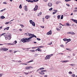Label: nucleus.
I'll return each instance as SVG.
<instances>
[{
    "mask_svg": "<svg viewBox=\"0 0 77 77\" xmlns=\"http://www.w3.org/2000/svg\"><path fill=\"white\" fill-rule=\"evenodd\" d=\"M29 36H30V37H29V41H30V39H31V38H33V37H35L36 38V35H34V34L29 33Z\"/></svg>",
    "mask_w": 77,
    "mask_h": 77,
    "instance_id": "obj_1",
    "label": "nucleus"
},
{
    "mask_svg": "<svg viewBox=\"0 0 77 77\" xmlns=\"http://www.w3.org/2000/svg\"><path fill=\"white\" fill-rule=\"evenodd\" d=\"M29 22L30 23L32 24V25L34 27H35V22H34L33 21V20H29Z\"/></svg>",
    "mask_w": 77,
    "mask_h": 77,
    "instance_id": "obj_2",
    "label": "nucleus"
},
{
    "mask_svg": "<svg viewBox=\"0 0 77 77\" xmlns=\"http://www.w3.org/2000/svg\"><path fill=\"white\" fill-rule=\"evenodd\" d=\"M21 41L23 42H28L29 40L27 38L23 39H21Z\"/></svg>",
    "mask_w": 77,
    "mask_h": 77,
    "instance_id": "obj_3",
    "label": "nucleus"
},
{
    "mask_svg": "<svg viewBox=\"0 0 77 77\" xmlns=\"http://www.w3.org/2000/svg\"><path fill=\"white\" fill-rule=\"evenodd\" d=\"M1 50H3V51H8V48H1V49H0Z\"/></svg>",
    "mask_w": 77,
    "mask_h": 77,
    "instance_id": "obj_4",
    "label": "nucleus"
},
{
    "mask_svg": "<svg viewBox=\"0 0 77 77\" xmlns=\"http://www.w3.org/2000/svg\"><path fill=\"white\" fill-rule=\"evenodd\" d=\"M51 56L50 55H47L45 57V60H47V59H49L50 58V57Z\"/></svg>",
    "mask_w": 77,
    "mask_h": 77,
    "instance_id": "obj_5",
    "label": "nucleus"
},
{
    "mask_svg": "<svg viewBox=\"0 0 77 77\" xmlns=\"http://www.w3.org/2000/svg\"><path fill=\"white\" fill-rule=\"evenodd\" d=\"M51 33H52L51 30L47 33V35H51Z\"/></svg>",
    "mask_w": 77,
    "mask_h": 77,
    "instance_id": "obj_6",
    "label": "nucleus"
},
{
    "mask_svg": "<svg viewBox=\"0 0 77 77\" xmlns=\"http://www.w3.org/2000/svg\"><path fill=\"white\" fill-rule=\"evenodd\" d=\"M11 35H8V36L7 37V38L8 39V40H10L11 39Z\"/></svg>",
    "mask_w": 77,
    "mask_h": 77,
    "instance_id": "obj_7",
    "label": "nucleus"
},
{
    "mask_svg": "<svg viewBox=\"0 0 77 77\" xmlns=\"http://www.w3.org/2000/svg\"><path fill=\"white\" fill-rule=\"evenodd\" d=\"M48 6H49V7H51L52 6V5H53V4L51 3H49L48 4Z\"/></svg>",
    "mask_w": 77,
    "mask_h": 77,
    "instance_id": "obj_8",
    "label": "nucleus"
},
{
    "mask_svg": "<svg viewBox=\"0 0 77 77\" xmlns=\"http://www.w3.org/2000/svg\"><path fill=\"white\" fill-rule=\"evenodd\" d=\"M24 8L26 11H28V9H27V6H25L24 7Z\"/></svg>",
    "mask_w": 77,
    "mask_h": 77,
    "instance_id": "obj_9",
    "label": "nucleus"
},
{
    "mask_svg": "<svg viewBox=\"0 0 77 77\" xmlns=\"http://www.w3.org/2000/svg\"><path fill=\"white\" fill-rule=\"evenodd\" d=\"M72 21L75 23H77V20L73 19H71Z\"/></svg>",
    "mask_w": 77,
    "mask_h": 77,
    "instance_id": "obj_10",
    "label": "nucleus"
},
{
    "mask_svg": "<svg viewBox=\"0 0 77 77\" xmlns=\"http://www.w3.org/2000/svg\"><path fill=\"white\" fill-rule=\"evenodd\" d=\"M62 63H66V62H69V61L68 60H64V61H61Z\"/></svg>",
    "mask_w": 77,
    "mask_h": 77,
    "instance_id": "obj_11",
    "label": "nucleus"
},
{
    "mask_svg": "<svg viewBox=\"0 0 77 77\" xmlns=\"http://www.w3.org/2000/svg\"><path fill=\"white\" fill-rule=\"evenodd\" d=\"M50 16H47L45 17V18H46V19H48V18H50Z\"/></svg>",
    "mask_w": 77,
    "mask_h": 77,
    "instance_id": "obj_12",
    "label": "nucleus"
},
{
    "mask_svg": "<svg viewBox=\"0 0 77 77\" xmlns=\"http://www.w3.org/2000/svg\"><path fill=\"white\" fill-rule=\"evenodd\" d=\"M66 41H67V42H69V41H71V39L70 38L67 39Z\"/></svg>",
    "mask_w": 77,
    "mask_h": 77,
    "instance_id": "obj_13",
    "label": "nucleus"
},
{
    "mask_svg": "<svg viewBox=\"0 0 77 77\" xmlns=\"http://www.w3.org/2000/svg\"><path fill=\"white\" fill-rule=\"evenodd\" d=\"M57 12H58V11H57V10H56L52 14L54 15V14H56V13H57Z\"/></svg>",
    "mask_w": 77,
    "mask_h": 77,
    "instance_id": "obj_14",
    "label": "nucleus"
},
{
    "mask_svg": "<svg viewBox=\"0 0 77 77\" xmlns=\"http://www.w3.org/2000/svg\"><path fill=\"white\" fill-rule=\"evenodd\" d=\"M38 73H39V74H41V75H44V74H45V73H44V72H38Z\"/></svg>",
    "mask_w": 77,
    "mask_h": 77,
    "instance_id": "obj_15",
    "label": "nucleus"
},
{
    "mask_svg": "<svg viewBox=\"0 0 77 77\" xmlns=\"http://www.w3.org/2000/svg\"><path fill=\"white\" fill-rule=\"evenodd\" d=\"M5 17L3 16H2L1 17V18H2V19H5Z\"/></svg>",
    "mask_w": 77,
    "mask_h": 77,
    "instance_id": "obj_16",
    "label": "nucleus"
},
{
    "mask_svg": "<svg viewBox=\"0 0 77 77\" xmlns=\"http://www.w3.org/2000/svg\"><path fill=\"white\" fill-rule=\"evenodd\" d=\"M37 50L38 51H40V52H41V51H42L40 50V48H37Z\"/></svg>",
    "mask_w": 77,
    "mask_h": 77,
    "instance_id": "obj_17",
    "label": "nucleus"
},
{
    "mask_svg": "<svg viewBox=\"0 0 77 77\" xmlns=\"http://www.w3.org/2000/svg\"><path fill=\"white\" fill-rule=\"evenodd\" d=\"M60 1H58L56 2V4H57V5H58V4H60Z\"/></svg>",
    "mask_w": 77,
    "mask_h": 77,
    "instance_id": "obj_18",
    "label": "nucleus"
},
{
    "mask_svg": "<svg viewBox=\"0 0 77 77\" xmlns=\"http://www.w3.org/2000/svg\"><path fill=\"white\" fill-rule=\"evenodd\" d=\"M30 51H31V52H33L34 53V52H35V50H30Z\"/></svg>",
    "mask_w": 77,
    "mask_h": 77,
    "instance_id": "obj_19",
    "label": "nucleus"
},
{
    "mask_svg": "<svg viewBox=\"0 0 77 77\" xmlns=\"http://www.w3.org/2000/svg\"><path fill=\"white\" fill-rule=\"evenodd\" d=\"M43 47H44L40 46H38V47H36V48H43Z\"/></svg>",
    "mask_w": 77,
    "mask_h": 77,
    "instance_id": "obj_20",
    "label": "nucleus"
},
{
    "mask_svg": "<svg viewBox=\"0 0 77 77\" xmlns=\"http://www.w3.org/2000/svg\"><path fill=\"white\" fill-rule=\"evenodd\" d=\"M63 18V15H61V16L60 17V19H61V20H62Z\"/></svg>",
    "mask_w": 77,
    "mask_h": 77,
    "instance_id": "obj_21",
    "label": "nucleus"
},
{
    "mask_svg": "<svg viewBox=\"0 0 77 77\" xmlns=\"http://www.w3.org/2000/svg\"><path fill=\"white\" fill-rule=\"evenodd\" d=\"M70 34H71V35H75V33L73 32H70Z\"/></svg>",
    "mask_w": 77,
    "mask_h": 77,
    "instance_id": "obj_22",
    "label": "nucleus"
},
{
    "mask_svg": "<svg viewBox=\"0 0 77 77\" xmlns=\"http://www.w3.org/2000/svg\"><path fill=\"white\" fill-rule=\"evenodd\" d=\"M44 69V67H42V68H39L40 70H42Z\"/></svg>",
    "mask_w": 77,
    "mask_h": 77,
    "instance_id": "obj_23",
    "label": "nucleus"
},
{
    "mask_svg": "<svg viewBox=\"0 0 77 77\" xmlns=\"http://www.w3.org/2000/svg\"><path fill=\"white\" fill-rule=\"evenodd\" d=\"M67 40V38H65L63 39V41H66Z\"/></svg>",
    "mask_w": 77,
    "mask_h": 77,
    "instance_id": "obj_24",
    "label": "nucleus"
},
{
    "mask_svg": "<svg viewBox=\"0 0 77 77\" xmlns=\"http://www.w3.org/2000/svg\"><path fill=\"white\" fill-rule=\"evenodd\" d=\"M60 17V15H58L57 16V18H58V19H59Z\"/></svg>",
    "mask_w": 77,
    "mask_h": 77,
    "instance_id": "obj_25",
    "label": "nucleus"
},
{
    "mask_svg": "<svg viewBox=\"0 0 77 77\" xmlns=\"http://www.w3.org/2000/svg\"><path fill=\"white\" fill-rule=\"evenodd\" d=\"M30 2V3H33V2H34V1H33V0H32H32H29V2Z\"/></svg>",
    "mask_w": 77,
    "mask_h": 77,
    "instance_id": "obj_26",
    "label": "nucleus"
},
{
    "mask_svg": "<svg viewBox=\"0 0 77 77\" xmlns=\"http://www.w3.org/2000/svg\"><path fill=\"white\" fill-rule=\"evenodd\" d=\"M19 8L20 9H21V8H22V5H21V4H20L19 6Z\"/></svg>",
    "mask_w": 77,
    "mask_h": 77,
    "instance_id": "obj_27",
    "label": "nucleus"
},
{
    "mask_svg": "<svg viewBox=\"0 0 77 77\" xmlns=\"http://www.w3.org/2000/svg\"><path fill=\"white\" fill-rule=\"evenodd\" d=\"M47 70H42L41 71V72H47Z\"/></svg>",
    "mask_w": 77,
    "mask_h": 77,
    "instance_id": "obj_28",
    "label": "nucleus"
},
{
    "mask_svg": "<svg viewBox=\"0 0 77 77\" xmlns=\"http://www.w3.org/2000/svg\"><path fill=\"white\" fill-rule=\"evenodd\" d=\"M9 27H8L5 28L6 30H9Z\"/></svg>",
    "mask_w": 77,
    "mask_h": 77,
    "instance_id": "obj_29",
    "label": "nucleus"
},
{
    "mask_svg": "<svg viewBox=\"0 0 77 77\" xmlns=\"http://www.w3.org/2000/svg\"><path fill=\"white\" fill-rule=\"evenodd\" d=\"M69 74H72V72L70 71L69 72Z\"/></svg>",
    "mask_w": 77,
    "mask_h": 77,
    "instance_id": "obj_30",
    "label": "nucleus"
},
{
    "mask_svg": "<svg viewBox=\"0 0 77 77\" xmlns=\"http://www.w3.org/2000/svg\"><path fill=\"white\" fill-rule=\"evenodd\" d=\"M34 11H37V10H38V9L35 8H34Z\"/></svg>",
    "mask_w": 77,
    "mask_h": 77,
    "instance_id": "obj_31",
    "label": "nucleus"
},
{
    "mask_svg": "<svg viewBox=\"0 0 77 77\" xmlns=\"http://www.w3.org/2000/svg\"><path fill=\"white\" fill-rule=\"evenodd\" d=\"M77 12V10L76 9H75L73 11L74 12Z\"/></svg>",
    "mask_w": 77,
    "mask_h": 77,
    "instance_id": "obj_32",
    "label": "nucleus"
},
{
    "mask_svg": "<svg viewBox=\"0 0 77 77\" xmlns=\"http://www.w3.org/2000/svg\"><path fill=\"white\" fill-rule=\"evenodd\" d=\"M72 76L73 77H75V75L74 74H72Z\"/></svg>",
    "mask_w": 77,
    "mask_h": 77,
    "instance_id": "obj_33",
    "label": "nucleus"
},
{
    "mask_svg": "<svg viewBox=\"0 0 77 77\" xmlns=\"http://www.w3.org/2000/svg\"><path fill=\"white\" fill-rule=\"evenodd\" d=\"M39 0H34V2H38Z\"/></svg>",
    "mask_w": 77,
    "mask_h": 77,
    "instance_id": "obj_34",
    "label": "nucleus"
},
{
    "mask_svg": "<svg viewBox=\"0 0 77 77\" xmlns=\"http://www.w3.org/2000/svg\"><path fill=\"white\" fill-rule=\"evenodd\" d=\"M70 65L71 66H74V65H75V64H70Z\"/></svg>",
    "mask_w": 77,
    "mask_h": 77,
    "instance_id": "obj_35",
    "label": "nucleus"
},
{
    "mask_svg": "<svg viewBox=\"0 0 77 77\" xmlns=\"http://www.w3.org/2000/svg\"><path fill=\"white\" fill-rule=\"evenodd\" d=\"M35 8H36L37 9H38V5H36L35 6Z\"/></svg>",
    "mask_w": 77,
    "mask_h": 77,
    "instance_id": "obj_36",
    "label": "nucleus"
},
{
    "mask_svg": "<svg viewBox=\"0 0 77 77\" xmlns=\"http://www.w3.org/2000/svg\"><path fill=\"white\" fill-rule=\"evenodd\" d=\"M17 41H14V44H17Z\"/></svg>",
    "mask_w": 77,
    "mask_h": 77,
    "instance_id": "obj_37",
    "label": "nucleus"
},
{
    "mask_svg": "<svg viewBox=\"0 0 77 77\" xmlns=\"http://www.w3.org/2000/svg\"><path fill=\"white\" fill-rule=\"evenodd\" d=\"M53 10V8H50L49 9V11H52Z\"/></svg>",
    "mask_w": 77,
    "mask_h": 77,
    "instance_id": "obj_38",
    "label": "nucleus"
},
{
    "mask_svg": "<svg viewBox=\"0 0 77 77\" xmlns=\"http://www.w3.org/2000/svg\"><path fill=\"white\" fill-rule=\"evenodd\" d=\"M4 10L5 11V10H6V8H5V9H3V10H2L1 11H0V12H3V11H4Z\"/></svg>",
    "mask_w": 77,
    "mask_h": 77,
    "instance_id": "obj_39",
    "label": "nucleus"
},
{
    "mask_svg": "<svg viewBox=\"0 0 77 77\" xmlns=\"http://www.w3.org/2000/svg\"><path fill=\"white\" fill-rule=\"evenodd\" d=\"M25 69H29V67H25Z\"/></svg>",
    "mask_w": 77,
    "mask_h": 77,
    "instance_id": "obj_40",
    "label": "nucleus"
},
{
    "mask_svg": "<svg viewBox=\"0 0 77 77\" xmlns=\"http://www.w3.org/2000/svg\"><path fill=\"white\" fill-rule=\"evenodd\" d=\"M37 40H38V41H41V39L39 38H37Z\"/></svg>",
    "mask_w": 77,
    "mask_h": 77,
    "instance_id": "obj_41",
    "label": "nucleus"
},
{
    "mask_svg": "<svg viewBox=\"0 0 77 77\" xmlns=\"http://www.w3.org/2000/svg\"><path fill=\"white\" fill-rule=\"evenodd\" d=\"M7 44L8 45H14V44H11V43H8Z\"/></svg>",
    "mask_w": 77,
    "mask_h": 77,
    "instance_id": "obj_42",
    "label": "nucleus"
},
{
    "mask_svg": "<svg viewBox=\"0 0 77 77\" xmlns=\"http://www.w3.org/2000/svg\"><path fill=\"white\" fill-rule=\"evenodd\" d=\"M71 0H65L66 2H69V1H71Z\"/></svg>",
    "mask_w": 77,
    "mask_h": 77,
    "instance_id": "obj_43",
    "label": "nucleus"
},
{
    "mask_svg": "<svg viewBox=\"0 0 77 77\" xmlns=\"http://www.w3.org/2000/svg\"><path fill=\"white\" fill-rule=\"evenodd\" d=\"M22 65H27V63H22Z\"/></svg>",
    "mask_w": 77,
    "mask_h": 77,
    "instance_id": "obj_44",
    "label": "nucleus"
},
{
    "mask_svg": "<svg viewBox=\"0 0 77 77\" xmlns=\"http://www.w3.org/2000/svg\"><path fill=\"white\" fill-rule=\"evenodd\" d=\"M9 22H7L5 23V24H9Z\"/></svg>",
    "mask_w": 77,
    "mask_h": 77,
    "instance_id": "obj_45",
    "label": "nucleus"
},
{
    "mask_svg": "<svg viewBox=\"0 0 77 77\" xmlns=\"http://www.w3.org/2000/svg\"><path fill=\"white\" fill-rule=\"evenodd\" d=\"M32 68H33L32 67H31V66H29V69H32Z\"/></svg>",
    "mask_w": 77,
    "mask_h": 77,
    "instance_id": "obj_46",
    "label": "nucleus"
},
{
    "mask_svg": "<svg viewBox=\"0 0 77 77\" xmlns=\"http://www.w3.org/2000/svg\"><path fill=\"white\" fill-rule=\"evenodd\" d=\"M24 73H25V75H27L29 74L28 73H26V72H24Z\"/></svg>",
    "mask_w": 77,
    "mask_h": 77,
    "instance_id": "obj_47",
    "label": "nucleus"
},
{
    "mask_svg": "<svg viewBox=\"0 0 77 77\" xmlns=\"http://www.w3.org/2000/svg\"><path fill=\"white\" fill-rule=\"evenodd\" d=\"M66 24L67 25V26H69V24L68 23H66Z\"/></svg>",
    "mask_w": 77,
    "mask_h": 77,
    "instance_id": "obj_48",
    "label": "nucleus"
},
{
    "mask_svg": "<svg viewBox=\"0 0 77 77\" xmlns=\"http://www.w3.org/2000/svg\"><path fill=\"white\" fill-rule=\"evenodd\" d=\"M33 62V60H30L29 61V62Z\"/></svg>",
    "mask_w": 77,
    "mask_h": 77,
    "instance_id": "obj_49",
    "label": "nucleus"
},
{
    "mask_svg": "<svg viewBox=\"0 0 77 77\" xmlns=\"http://www.w3.org/2000/svg\"><path fill=\"white\" fill-rule=\"evenodd\" d=\"M60 47H64V46L63 45H60Z\"/></svg>",
    "mask_w": 77,
    "mask_h": 77,
    "instance_id": "obj_50",
    "label": "nucleus"
},
{
    "mask_svg": "<svg viewBox=\"0 0 77 77\" xmlns=\"http://www.w3.org/2000/svg\"><path fill=\"white\" fill-rule=\"evenodd\" d=\"M20 26H21L22 27H24V25H20Z\"/></svg>",
    "mask_w": 77,
    "mask_h": 77,
    "instance_id": "obj_51",
    "label": "nucleus"
},
{
    "mask_svg": "<svg viewBox=\"0 0 77 77\" xmlns=\"http://www.w3.org/2000/svg\"><path fill=\"white\" fill-rule=\"evenodd\" d=\"M41 27L43 29H44V26H41Z\"/></svg>",
    "mask_w": 77,
    "mask_h": 77,
    "instance_id": "obj_52",
    "label": "nucleus"
},
{
    "mask_svg": "<svg viewBox=\"0 0 77 77\" xmlns=\"http://www.w3.org/2000/svg\"><path fill=\"white\" fill-rule=\"evenodd\" d=\"M66 6H69V5L68 4H66Z\"/></svg>",
    "mask_w": 77,
    "mask_h": 77,
    "instance_id": "obj_53",
    "label": "nucleus"
},
{
    "mask_svg": "<svg viewBox=\"0 0 77 77\" xmlns=\"http://www.w3.org/2000/svg\"><path fill=\"white\" fill-rule=\"evenodd\" d=\"M5 34H6V33H3V34H2L1 35V36H3V35H5Z\"/></svg>",
    "mask_w": 77,
    "mask_h": 77,
    "instance_id": "obj_54",
    "label": "nucleus"
},
{
    "mask_svg": "<svg viewBox=\"0 0 77 77\" xmlns=\"http://www.w3.org/2000/svg\"><path fill=\"white\" fill-rule=\"evenodd\" d=\"M13 51H12V50H10V51H9L10 53H12V52Z\"/></svg>",
    "mask_w": 77,
    "mask_h": 77,
    "instance_id": "obj_55",
    "label": "nucleus"
},
{
    "mask_svg": "<svg viewBox=\"0 0 77 77\" xmlns=\"http://www.w3.org/2000/svg\"><path fill=\"white\" fill-rule=\"evenodd\" d=\"M57 30H58V31H60V29L58 28H57Z\"/></svg>",
    "mask_w": 77,
    "mask_h": 77,
    "instance_id": "obj_56",
    "label": "nucleus"
},
{
    "mask_svg": "<svg viewBox=\"0 0 77 77\" xmlns=\"http://www.w3.org/2000/svg\"><path fill=\"white\" fill-rule=\"evenodd\" d=\"M39 70H40V69H37L36 71V72H38V71H39Z\"/></svg>",
    "mask_w": 77,
    "mask_h": 77,
    "instance_id": "obj_57",
    "label": "nucleus"
},
{
    "mask_svg": "<svg viewBox=\"0 0 77 77\" xmlns=\"http://www.w3.org/2000/svg\"><path fill=\"white\" fill-rule=\"evenodd\" d=\"M44 2H47V1H48V0H44Z\"/></svg>",
    "mask_w": 77,
    "mask_h": 77,
    "instance_id": "obj_58",
    "label": "nucleus"
},
{
    "mask_svg": "<svg viewBox=\"0 0 77 77\" xmlns=\"http://www.w3.org/2000/svg\"><path fill=\"white\" fill-rule=\"evenodd\" d=\"M24 35H26V36H28V35H27V33H25Z\"/></svg>",
    "mask_w": 77,
    "mask_h": 77,
    "instance_id": "obj_59",
    "label": "nucleus"
},
{
    "mask_svg": "<svg viewBox=\"0 0 77 77\" xmlns=\"http://www.w3.org/2000/svg\"><path fill=\"white\" fill-rule=\"evenodd\" d=\"M59 27L60 29H61V28H62V26H59Z\"/></svg>",
    "mask_w": 77,
    "mask_h": 77,
    "instance_id": "obj_60",
    "label": "nucleus"
},
{
    "mask_svg": "<svg viewBox=\"0 0 77 77\" xmlns=\"http://www.w3.org/2000/svg\"><path fill=\"white\" fill-rule=\"evenodd\" d=\"M67 34H70V32H67Z\"/></svg>",
    "mask_w": 77,
    "mask_h": 77,
    "instance_id": "obj_61",
    "label": "nucleus"
},
{
    "mask_svg": "<svg viewBox=\"0 0 77 77\" xmlns=\"http://www.w3.org/2000/svg\"><path fill=\"white\" fill-rule=\"evenodd\" d=\"M51 44H52V42H51L50 43H49V45H51Z\"/></svg>",
    "mask_w": 77,
    "mask_h": 77,
    "instance_id": "obj_62",
    "label": "nucleus"
},
{
    "mask_svg": "<svg viewBox=\"0 0 77 77\" xmlns=\"http://www.w3.org/2000/svg\"><path fill=\"white\" fill-rule=\"evenodd\" d=\"M16 52H17V51H14V53H16Z\"/></svg>",
    "mask_w": 77,
    "mask_h": 77,
    "instance_id": "obj_63",
    "label": "nucleus"
},
{
    "mask_svg": "<svg viewBox=\"0 0 77 77\" xmlns=\"http://www.w3.org/2000/svg\"><path fill=\"white\" fill-rule=\"evenodd\" d=\"M44 77H47V75H45L44 76Z\"/></svg>",
    "mask_w": 77,
    "mask_h": 77,
    "instance_id": "obj_64",
    "label": "nucleus"
}]
</instances>
